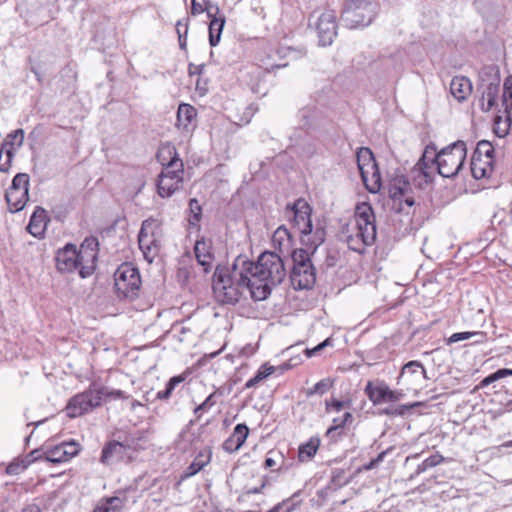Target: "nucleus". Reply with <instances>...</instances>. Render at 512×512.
Listing matches in <instances>:
<instances>
[{"label":"nucleus","instance_id":"f257e3e1","mask_svg":"<svg viewBox=\"0 0 512 512\" xmlns=\"http://www.w3.org/2000/svg\"><path fill=\"white\" fill-rule=\"evenodd\" d=\"M242 256L245 260L244 267L254 285L253 300L267 299L272 288L279 285L287 274L281 256L275 252L265 251L258 257L257 262L250 261L245 255Z\"/></svg>","mask_w":512,"mask_h":512},{"label":"nucleus","instance_id":"f03ea898","mask_svg":"<svg viewBox=\"0 0 512 512\" xmlns=\"http://www.w3.org/2000/svg\"><path fill=\"white\" fill-rule=\"evenodd\" d=\"M467 155L466 144L457 141L442 149L439 153L427 147L412 170L414 177L422 176L425 182L431 180L435 165L438 173L445 178H452L460 172Z\"/></svg>","mask_w":512,"mask_h":512},{"label":"nucleus","instance_id":"7ed1b4c3","mask_svg":"<svg viewBox=\"0 0 512 512\" xmlns=\"http://www.w3.org/2000/svg\"><path fill=\"white\" fill-rule=\"evenodd\" d=\"M245 260L239 255L231 269H217L214 275L213 291L216 299L223 304L234 305L249 296L253 299V283L244 267Z\"/></svg>","mask_w":512,"mask_h":512},{"label":"nucleus","instance_id":"20e7f679","mask_svg":"<svg viewBox=\"0 0 512 512\" xmlns=\"http://www.w3.org/2000/svg\"><path fill=\"white\" fill-rule=\"evenodd\" d=\"M98 242L94 238L85 239L79 248L66 244L56 253V268L61 273L77 271L81 278L89 277L96 268Z\"/></svg>","mask_w":512,"mask_h":512},{"label":"nucleus","instance_id":"39448f33","mask_svg":"<svg viewBox=\"0 0 512 512\" xmlns=\"http://www.w3.org/2000/svg\"><path fill=\"white\" fill-rule=\"evenodd\" d=\"M290 219L301 234V243L312 250V253L324 242L325 230L322 227L313 229L311 221L312 208L304 199H297L291 207H287Z\"/></svg>","mask_w":512,"mask_h":512},{"label":"nucleus","instance_id":"423d86ee","mask_svg":"<svg viewBox=\"0 0 512 512\" xmlns=\"http://www.w3.org/2000/svg\"><path fill=\"white\" fill-rule=\"evenodd\" d=\"M354 222V229L347 236L346 241L351 250L362 253L376 240L375 215L368 203L363 202L356 206Z\"/></svg>","mask_w":512,"mask_h":512},{"label":"nucleus","instance_id":"0eeeda50","mask_svg":"<svg viewBox=\"0 0 512 512\" xmlns=\"http://www.w3.org/2000/svg\"><path fill=\"white\" fill-rule=\"evenodd\" d=\"M162 238L163 231L160 221L154 218H148L143 221L138 235V243L147 262L152 263L159 255Z\"/></svg>","mask_w":512,"mask_h":512},{"label":"nucleus","instance_id":"6e6552de","mask_svg":"<svg viewBox=\"0 0 512 512\" xmlns=\"http://www.w3.org/2000/svg\"><path fill=\"white\" fill-rule=\"evenodd\" d=\"M312 250L295 249L292 252L293 269L291 271V282L295 288L308 289L311 288L316 281L315 269L311 263L310 255Z\"/></svg>","mask_w":512,"mask_h":512},{"label":"nucleus","instance_id":"1a4fd4ad","mask_svg":"<svg viewBox=\"0 0 512 512\" xmlns=\"http://www.w3.org/2000/svg\"><path fill=\"white\" fill-rule=\"evenodd\" d=\"M377 4L371 0H348L342 11V20L349 28L364 27L371 23Z\"/></svg>","mask_w":512,"mask_h":512},{"label":"nucleus","instance_id":"9d476101","mask_svg":"<svg viewBox=\"0 0 512 512\" xmlns=\"http://www.w3.org/2000/svg\"><path fill=\"white\" fill-rule=\"evenodd\" d=\"M107 394L106 387L92 388L73 396L66 405V413L69 418L82 416L94 408L101 406L104 395Z\"/></svg>","mask_w":512,"mask_h":512},{"label":"nucleus","instance_id":"9b49d317","mask_svg":"<svg viewBox=\"0 0 512 512\" xmlns=\"http://www.w3.org/2000/svg\"><path fill=\"white\" fill-rule=\"evenodd\" d=\"M114 282L119 297L133 299L138 296L141 278L138 269L130 263H123L117 268Z\"/></svg>","mask_w":512,"mask_h":512},{"label":"nucleus","instance_id":"f8f14e48","mask_svg":"<svg viewBox=\"0 0 512 512\" xmlns=\"http://www.w3.org/2000/svg\"><path fill=\"white\" fill-rule=\"evenodd\" d=\"M495 149L489 141H480L471 160V173L475 179L487 178L493 172Z\"/></svg>","mask_w":512,"mask_h":512},{"label":"nucleus","instance_id":"ddd939ff","mask_svg":"<svg viewBox=\"0 0 512 512\" xmlns=\"http://www.w3.org/2000/svg\"><path fill=\"white\" fill-rule=\"evenodd\" d=\"M427 379L426 370L419 361L406 363L398 377V384L403 385L407 390L417 392L423 388Z\"/></svg>","mask_w":512,"mask_h":512},{"label":"nucleus","instance_id":"4468645a","mask_svg":"<svg viewBox=\"0 0 512 512\" xmlns=\"http://www.w3.org/2000/svg\"><path fill=\"white\" fill-rule=\"evenodd\" d=\"M319 43L322 46H328L333 42L337 35L336 13L333 10H325L322 12L316 23Z\"/></svg>","mask_w":512,"mask_h":512},{"label":"nucleus","instance_id":"2eb2a0df","mask_svg":"<svg viewBox=\"0 0 512 512\" xmlns=\"http://www.w3.org/2000/svg\"><path fill=\"white\" fill-rule=\"evenodd\" d=\"M79 452V444L71 442H63L55 447L46 450L43 457L46 461L52 463L67 462L75 457Z\"/></svg>","mask_w":512,"mask_h":512},{"label":"nucleus","instance_id":"dca6fc26","mask_svg":"<svg viewBox=\"0 0 512 512\" xmlns=\"http://www.w3.org/2000/svg\"><path fill=\"white\" fill-rule=\"evenodd\" d=\"M194 253L198 264L203 268V272H210L214 263L212 241L201 237L195 242Z\"/></svg>","mask_w":512,"mask_h":512},{"label":"nucleus","instance_id":"f3484780","mask_svg":"<svg viewBox=\"0 0 512 512\" xmlns=\"http://www.w3.org/2000/svg\"><path fill=\"white\" fill-rule=\"evenodd\" d=\"M129 448L120 442H110L102 450L100 461L105 465L121 462L128 457Z\"/></svg>","mask_w":512,"mask_h":512},{"label":"nucleus","instance_id":"a211bd4d","mask_svg":"<svg viewBox=\"0 0 512 512\" xmlns=\"http://www.w3.org/2000/svg\"><path fill=\"white\" fill-rule=\"evenodd\" d=\"M196 115V109L192 105L180 104L177 110V128L186 133L191 132L196 126Z\"/></svg>","mask_w":512,"mask_h":512},{"label":"nucleus","instance_id":"6ab92c4d","mask_svg":"<svg viewBox=\"0 0 512 512\" xmlns=\"http://www.w3.org/2000/svg\"><path fill=\"white\" fill-rule=\"evenodd\" d=\"M364 185L371 193H376L381 188V176L376 161L360 169Z\"/></svg>","mask_w":512,"mask_h":512},{"label":"nucleus","instance_id":"aec40b11","mask_svg":"<svg viewBox=\"0 0 512 512\" xmlns=\"http://www.w3.org/2000/svg\"><path fill=\"white\" fill-rule=\"evenodd\" d=\"M410 190L409 182L403 177H398L391 182L389 194L394 200L404 201L408 206H412L414 199L408 195Z\"/></svg>","mask_w":512,"mask_h":512},{"label":"nucleus","instance_id":"412c9836","mask_svg":"<svg viewBox=\"0 0 512 512\" xmlns=\"http://www.w3.org/2000/svg\"><path fill=\"white\" fill-rule=\"evenodd\" d=\"M48 221L46 211L41 207H37L31 215L27 230L34 237L41 238L45 233Z\"/></svg>","mask_w":512,"mask_h":512},{"label":"nucleus","instance_id":"4be33fe9","mask_svg":"<svg viewBox=\"0 0 512 512\" xmlns=\"http://www.w3.org/2000/svg\"><path fill=\"white\" fill-rule=\"evenodd\" d=\"M353 415L350 412L343 413L342 416L334 417L332 425L326 431V437L333 442L338 441L344 436V428L347 424H351Z\"/></svg>","mask_w":512,"mask_h":512},{"label":"nucleus","instance_id":"5701e85b","mask_svg":"<svg viewBox=\"0 0 512 512\" xmlns=\"http://www.w3.org/2000/svg\"><path fill=\"white\" fill-rule=\"evenodd\" d=\"M450 93L457 101H465L472 93L471 81L464 76L454 77L450 83Z\"/></svg>","mask_w":512,"mask_h":512},{"label":"nucleus","instance_id":"b1692460","mask_svg":"<svg viewBox=\"0 0 512 512\" xmlns=\"http://www.w3.org/2000/svg\"><path fill=\"white\" fill-rule=\"evenodd\" d=\"M24 140V132L22 129H18L8 134L2 143V153L5 152L7 162L9 163L14 155V151L19 148Z\"/></svg>","mask_w":512,"mask_h":512},{"label":"nucleus","instance_id":"393cba45","mask_svg":"<svg viewBox=\"0 0 512 512\" xmlns=\"http://www.w3.org/2000/svg\"><path fill=\"white\" fill-rule=\"evenodd\" d=\"M272 243L274 248L278 249L280 253H289L292 247L291 233L284 226L278 227L272 236Z\"/></svg>","mask_w":512,"mask_h":512},{"label":"nucleus","instance_id":"a878e982","mask_svg":"<svg viewBox=\"0 0 512 512\" xmlns=\"http://www.w3.org/2000/svg\"><path fill=\"white\" fill-rule=\"evenodd\" d=\"M5 199L10 212H18L24 208L28 200V193L21 190H7Z\"/></svg>","mask_w":512,"mask_h":512},{"label":"nucleus","instance_id":"bb28decb","mask_svg":"<svg viewBox=\"0 0 512 512\" xmlns=\"http://www.w3.org/2000/svg\"><path fill=\"white\" fill-rule=\"evenodd\" d=\"M211 460V451H201L194 459V461L188 466L182 478H188L194 476L201 471Z\"/></svg>","mask_w":512,"mask_h":512},{"label":"nucleus","instance_id":"cd10ccee","mask_svg":"<svg viewBox=\"0 0 512 512\" xmlns=\"http://www.w3.org/2000/svg\"><path fill=\"white\" fill-rule=\"evenodd\" d=\"M218 13L214 12L212 17H209L210 25H209V41L211 46H216L220 41V36L222 29L225 24L224 16L217 17Z\"/></svg>","mask_w":512,"mask_h":512},{"label":"nucleus","instance_id":"c85d7f7f","mask_svg":"<svg viewBox=\"0 0 512 512\" xmlns=\"http://www.w3.org/2000/svg\"><path fill=\"white\" fill-rule=\"evenodd\" d=\"M181 186L180 182H176L174 178H168L166 175H159L157 188L158 194L165 198L170 197Z\"/></svg>","mask_w":512,"mask_h":512},{"label":"nucleus","instance_id":"c756f323","mask_svg":"<svg viewBox=\"0 0 512 512\" xmlns=\"http://www.w3.org/2000/svg\"><path fill=\"white\" fill-rule=\"evenodd\" d=\"M162 175L168 178H174L176 182L182 183L183 181V163L179 158L173 157L169 163L163 168Z\"/></svg>","mask_w":512,"mask_h":512},{"label":"nucleus","instance_id":"7c9ffc66","mask_svg":"<svg viewBox=\"0 0 512 512\" xmlns=\"http://www.w3.org/2000/svg\"><path fill=\"white\" fill-rule=\"evenodd\" d=\"M123 507L124 500L115 496L100 500L93 512H120Z\"/></svg>","mask_w":512,"mask_h":512},{"label":"nucleus","instance_id":"2f4dec72","mask_svg":"<svg viewBox=\"0 0 512 512\" xmlns=\"http://www.w3.org/2000/svg\"><path fill=\"white\" fill-rule=\"evenodd\" d=\"M386 384L384 382H379L377 384H372L369 382L365 387V392L371 402L377 405L383 403L384 395H385Z\"/></svg>","mask_w":512,"mask_h":512},{"label":"nucleus","instance_id":"473e14b6","mask_svg":"<svg viewBox=\"0 0 512 512\" xmlns=\"http://www.w3.org/2000/svg\"><path fill=\"white\" fill-rule=\"evenodd\" d=\"M320 441L317 438H311L307 443L299 447L298 458L305 462L310 460L317 452Z\"/></svg>","mask_w":512,"mask_h":512},{"label":"nucleus","instance_id":"72a5a7b5","mask_svg":"<svg viewBox=\"0 0 512 512\" xmlns=\"http://www.w3.org/2000/svg\"><path fill=\"white\" fill-rule=\"evenodd\" d=\"M473 337H479V340H474V343L476 344H482V343H485L486 340H487V336H486V333L483 332V331H474V332H458V333H454L452 334L449 339H448V343L451 344V343H456V342H459V341H464V340H468V339H471Z\"/></svg>","mask_w":512,"mask_h":512},{"label":"nucleus","instance_id":"f704fd0d","mask_svg":"<svg viewBox=\"0 0 512 512\" xmlns=\"http://www.w3.org/2000/svg\"><path fill=\"white\" fill-rule=\"evenodd\" d=\"M502 104L505 107V113L510 115L512 121V75L504 81Z\"/></svg>","mask_w":512,"mask_h":512},{"label":"nucleus","instance_id":"c9c22d12","mask_svg":"<svg viewBox=\"0 0 512 512\" xmlns=\"http://www.w3.org/2000/svg\"><path fill=\"white\" fill-rule=\"evenodd\" d=\"M512 121L510 115L506 114L505 118L497 116L494 120L493 131L499 138H504L508 135Z\"/></svg>","mask_w":512,"mask_h":512},{"label":"nucleus","instance_id":"e433bc0d","mask_svg":"<svg viewBox=\"0 0 512 512\" xmlns=\"http://www.w3.org/2000/svg\"><path fill=\"white\" fill-rule=\"evenodd\" d=\"M205 6L198 3L196 0H192V6H191V13L193 15H198L203 13L204 11L207 12L208 17H212L215 13H219V8L216 5H212L209 0H203Z\"/></svg>","mask_w":512,"mask_h":512},{"label":"nucleus","instance_id":"4c0bfd02","mask_svg":"<svg viewBox=\"0 0 512 512\" xmlns=\"http://www.w3.org/2000/svg\"><path fill=\"white\" fill-rule=\"evenodd\" d=\"M273 372L274 367L268 366L267 364L262 365L255 374V376L246 382L245 387L252 388L256 386L259 382L270 376Z\"/></svg>","mask_w":512,"mask_h":512},{"label":"nucleus","instance_id":"58836bf2","mask_svg":"<svg viewBox=\"0 0 512 512\" xmlns=\"http://www.w3.org/2000/svg\"><path fill=\"white\" fill-rule=\"evenodd\" d=\"M184 377L183 376H174L172 377L167 385H166V389L163 390V391H159L157 394H156V398L159 399V400H167L170 398L173 390L175 389V387L182 383L184 381Z\"/></svg>","mask_w":512,"mask_h":512},{"label":"nucleus","instance_id":"ea45409f","mask_svg":"<svg viewBox=\"0 0 512 512\" xmlns=\"http://www.w3.org/2000/svg\"><path fill=\"white\" fill-rule=\"evenodd\" d=\"M444 461V458L442 455L436 453L428 458H426L421 464L418 465L416 469V474L419 475L423 472H425L427 469H430L432 467H435L442 463Z\"/></svg>","mask_w":512,"mask_h":512},{"label":"nucleus","instance_id":"a19ab883","mask_svg":"<svg viewBox=\"0 0 512 512\" xmlns=\"http://www.w3.org/2000/svg\"><path fill=\"white\" fill-rule=\"evenodd\" d=\"M359 170L375 161L372 151L367 147H361L356 154Z\"/></svg>","mask_w":512,"mask_h":512},{"label":"nucleus","instance_id":"79ce46f5","mask_svg":"<svg viewBox=\"0 0 512 512\" xmlns=\"http://www.w3.org/2000/svg\"><path fill=\"white\" fill-rule=\"evenodd\" d=\"M248 433L249 429L245 424H237L231 437L234 439V442L241 448L248 436Z\"/></svg>","mask_w":512,"mask_h":512},{"label":"nucleus","instance_id":"37998d69","mask_svg":"<svg viewBox=\"0 0 512 512\" xmlns=\"http://www.w3.org/2000/svg\"><path fill=\"white\" fill-rule=\"evenodd\" d=\"M29 466L25 459L16 458L7 467L6 473L9 475H18Z\"/></svg>","mask_w":512,"mask_h":512},{"label":"nucleus","instance_id":"c03bdc74","mask_svg":"<svg viewBox=\"0 0 512 512\" xmlns=\"http://www.w3.org/2000/svg\"><path fill=\"white\" fill-rule=\"evenodd\" d=\"M333 386V381L331 378H324L322 380H320L319 382H317L313 388H311L307 394L310 396V395H313V394H319V395H322L324 393H326L328 390H330V388Z\"/></svg>","mask_w":512,"mask_h":512},{"label":"nucleus","instance_id":"a18cd8bd","mask_svg":"<svg viewBox=\"0 0 512 512\" xmlns=\"http://www.w3.org/2000/svg\"><path fill=\"white\" fill-rule=\"evenodd\" d=\"M189 206H190V216H189L188 221H189L190 225L196 227L200 221L201 207L196 199H191Z\"/></svg>","mask_w":512,"mask_h":512},{"label":"nucleus","instance_id":"49530a36","mask_svg":"<svg viewBox=\"0 0 512 512\" xmlns=\"http://www.w3.org/2000/svg\"><path fill=\"white\" fill-rule=\"evenodd\" d=\"M29 178L27 174L19 173L12 181V185L8 190H21L28 192Z\"/></svg>","mask_w":512,"mask_h":512},{"label":"nucleus","instance_id":"de8ad7c7","mask_svg":"<svg viewBox=\"0 0 512 512\" xmlns=\"http://www.w3.org/2000/svg\"><path fill=\"white\" fill-rule=\"evenodd\" d=\"M507 376H512V369H507V368L499 369L496 372L485 377L482 380L481 384L483 386H487V385L493 383L494 381H497V380L502 379Z\"/></svg>","mask_w":512,"mask_h":512},{"label":"nucleus","instance_id":"09e8293b","mask_svg":"<svg viewBox=\"0 0 512 512\" xmlns=\"http://www.w3.org/2000/svg\"><path fill=\"white\" fill-rule=\"evenodd\" d=\"M347 406V403L344 401L332 399L330 401L325 402V410L327 413L331 412H340L342 409H344Z\"/></svg>","mask_w":512,"mask_h":512},{"label":"nucleus","instance_id":"8fccbe9b","mask_svg":"<svg viewBox=\"0 0 512 512\" xmlns=\"http://www.w3.org/2000/svg\"><path fill=\"white\" fill-rule=\"evenodd\" d=\"M216 397H217V392L211 393L202 404H200L198 407L195 408L194 413L198 414L200 412L206 411L209 408L213 407L217 402Z\"/></svg>","mask_w":512,"mask_h":512},{"label":"nucleus","instance_id":"3c124183","mask_svg":"<svg viewBox=\"0 0 512 512\" xmlns=\"http://www.w3.org/2000/svg\"><path fill=\"white\" fill-rule=\"evenodd\" d=\"M482 100V109L485 111L490 110L496 104V97L491 88L483 95Z\"/></svg>","mask_w":512,"mask_h":512},{"label":"nucleus","instance_id":"603ef678","mask_svg":"<svg viewBox=\"0 0 512 512\" xmlns=\"http://www.w3.org/2000/svg\"><path fill=\"white\" fill-rule=\"evenodd\" d=\"M331 345H332L331 338H327L323 342H321L320 344L315 346L314 348L306 349L305 353H306L307 357L310 358V357L314 356L316 353H318L319 351H321L323 348H325L327 346H331Z\"/></svg>","mask_w":512,"mask_h":512},{"label":"nucleus","instance_id":"864d4df0","mask_svg":"<svg viewBox=\"0 0 512 512\" xmlns=\"http://www.w3.org/2000/svg\"><path fill=\"white\" fill-rule=\"evenodd\" d=\"M402 394L400 392L391 390L387 385L383 402H396L400 400Z\"/></svg>","mask_w":512,"mask_h":512},{"label":"nucleus","instance_id":"5fc2aeb1","mask_svg":"<svg viewBox=\"0 0 512 512\" xmlns=\"http://www.w3.org/2000/svg\"><path fill=\"white\" fill-rule=\"evenodd\" d=\"M223 448L227 452H235L240 449V447L234 442V439L230 436L224 443Z\"/></svg>","mask_w":512,"mask_h":512},{"label":"nucleus","instance_id":"6e6d98bb","mask_svg":"<svg viewBox=\"0 0 512 512\" xmlns=\"http://www.w3.org/2000/svg\"><path fill=\"white\" fill-rule=\"evenodd\" d=\"M107 397H113L115 399H127L129 396L122 390H111L107 389V394L104 395V399Z\"/></svg>","mask_w":512,"mask_h":512},{"label":"nucleus","instance_id":"4d7b16f0","mask_svg":"<svg viewBox=\"0 0 512 512\" xmlns=\"http://www.w3.org/2000/svg\"><path fill=\"white\" fill-rule=\"evenodd\" d=\"M43 454L40 453L38 450L31 451L24 459L26 462H29V465L35 462L36 460L40 459Z\"/></svg>","mask_w":512,"mask_h":512},{"label":"nucleus","instance_id":"13d9d810","mask_svg":"<svg viewBox=\"0 0 512 512\" xmlns=\"http://www.w3.org/2000/svg\"><path fill=\"white\" fill-rule=\"evenodd\" d=\"M182 25V22H178L176 25L177 33H178V39H179V45L181 49H184L186 47V35L180 33V26Z\"/></svg>","mask_w":512,"mask_h":512},{"label":"nucleus","instance_id":"bf43d9fd","mask_svg":"<svg viewBox=\"0 0 512 512\" xmlns=\"http://www.w3.org/2000/svg\"><path fill=\"white\" fill-rule=\"evenodd\" d=\"M262 64H263L265 70H267V71H270V70H272L274 68H280V67L286 66V64H280V63H271L270 64V63H267V62H265L263 60H262Z\"/></svg>","mask_w":512,"mask_h":512},{"label":"nucleus","instance_id":"052dcab7","mask_svg":"<svg viewBox=\"0 0 512 512\" xmlns=\"http://www.w3.org/2000/svg\"><path fill=\"white\" fill-rule=\"evenodd\" d=\"M21 512H41V509L37 504H29Z\"/></svg>","mask_w":512,"mask_h":512},{"label":"nucleus","instance_id":"680f3d73","mask_svg":"<svg viewBox=\"0 0 512 512\" xmlns=\"http://www.w3.org/2000/svg\"><path fill=\"white\" fill-rule=\"evenodd\" d=\"M266 485V482L263 481L262 484L259 487L250 488L247 490V494H259L262 492Z\"/></svg>","mask_w":512,"mask_h":512},{"label":"nucleus","instance_id":"e2e57ef3","mask_svg":"<svg viewBox=\"0 0 512 512\" xmlns=\"http://www.w3.org/2000/svg\"><path fill=\"white\" fill-rule=\"evenodd\" d=\"M178 277H179L180 279H182L183 281H188L189 276H188V271H187V269H186V268H184V267H181V268L179 269V271H178Z\"/></svg>","mask_w":512,"mask_h":512},{"label":"nucleus","instance_id":"0e129e2a","mask_svg":"<svg viewBox=\"0 0 512 512\" xmlns=\"http://www.w3.org/2000/svg\"><path fill=\"white\" fill-rule=\"evenodd\" d=\"M201 69H202V66H195V65L190 64L189 73L190 74L200 73Z\"/></svg>","mask_w":512,"mask_h":512},{"label":"nucleus","instance_id":"69168bd1","mask_svg":"<svg viewBox=\"0 0 512 512\" xmlns=\"http://www.w3.org/2000/svg\"><path fill=\"white\" fill-rule=\"evenodd\" d=\"M275 464H276V462H275L274 459H272L270 457L266 458V460H265V467L270 468V467L275 466Z\"/></svg>","mask_w":512,"mask_h":512},{"label":"nucleus","instance_id":"338daca9","mask_svg":"<svg viewBox=\"0 0 512 512\" xmlns=\"http://www.w3.org/2000/svg\"><path fill=\"white\" fill-rule=\"evenodd\" d=\"M376 466H377V463L375 462L374 459H372L368 464H366L364 466V469L365 470H371V469L375 468Z\"/></svg>","mask_w":512,"mask_h":512},{"label":"nucleus","instance_id":"774afa93","mask_svg":"<svg viewBox=\"0 0 512 512\" xmlns=\"http://www.w3.org/2000/svg\"><path fill=\"white\" fill-rule=\"evenodd\" d=\"M188 32V25L187 23H182L180 26V33L187 35Z\"/></svg>","mask_w":512,"mask_h":512}]
</instances>
